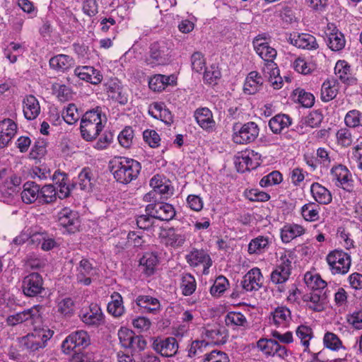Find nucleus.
<instances>
[{
    "label": "nucleus",
    "mask_w": 362,
    "mask_h": 362,
    "mask_svg": "<svg viewBox=\"0 0 362 362\" xmlns=\"http://www.w3.org/2000/svg\"><path fill=\"white\" fill-rule=\"evenodd\" d=\"M109 168L117 182L127 185L137 178L141 167L132 158L115 157L110 161Z\"/></svg>",
    "instance_id": "obj_1"
},
{
    "label": "nucleus",
    "mask_w": 362,
    "mask_h": 362,
    "mask_svg": "<svg viewBox=\"0 0 362 362\" xmlns=\"http://www.w3.org/2000/svg\"><path fill=\"white\" fill-rule=\"evenodd\" d=\"M107 122L105 114L100 107L86 111L81 117L80 130L81 136L87 141L96 139Z\"/></svg>",
    "instance_id": "obj_2"
},
{
    "label": "nucleus",
    "mask_w": 362,
    "mask_h": 362,
    "mask_svg": "<svg viewBox=\"0 0 362 362\" xmlns=\"http://www.w3.org/2000/svg\"><path fill=\"white\" fill-rule=\"evenodd\" d=\"M53 332L45 328H35L33 331L21 339V345L30 351L44 349L47 342L52 337Z\"/></svg>",
    "instance_id": "obj_3"
},
{
    "label": "nucleus",
    "mask_w": 362,
    "mask_h": 362,
    "mask_svg": "<svg viewBox=\"0 0 362 362\" xmlns=\"http://www.w3.org/2000/svg\"><path fill=\"white\" fill-rule=\"evenodd\" d=\"M259 128L254 122L235 123L233 126V141L238 144L252 143L258 137Z\"/></svg>",
    "instance_id": "obj_4"
},
{
    "label": "nucleus",
    "mask_w": 362,
    "mask_h": 362,
    "mask_svg": "<svg viewBox=\"0 0 362 362\" xmlns=\"http://www.w3.org/2000/svg\"><path fill=\"white\" fill-rule=\"evenodd\" d=\"M253 47L257 54L264 60V64L262 71L274 70L276 64L274 62L276 57V49L272 47L265 37L259 35L255 37L252 42Z\"/></svg>",
    "instance_id": "obj_5"
},
{
    "label": "nucleus",
    "mask_w": 362,
    "mask_h": 362,
    "mask_svg": "<svg viewBox=\"0 0 362 362\" xmlns=\"http://www.w3.org/2000/svg\"><path fill=\"white\" fill-rule=\"evenodd\" d=\"M326 260L331 273L334 275H344L348 273L351 263V256L339 250L331 251L327 255Z\"/></svg>",
    "instance_id": "obj_6"
},
{
    "label": "nucleus",
    "mask_w": 362,
    "mask_h": 362,
    "mask_svg": "<svg viewBox=\"0 0 362 362\" xmlns=\"http://www.w3.org/2000/svg\"><path fill=\"white\" fill-rule=\"evenodd\" d=\"M292 263L286 256L281 257L279 263L270 274L271 282L276 286L278 291H285L284 284L288 280L291 273Z\"/></svg>",
    "instance_id": "obj_7"
},
{
    "label": "nucleus",
    "mask_w": 362,
    "mask_h": 362,
    "mask_svg": "<svg viewBox=\"0 0 362 362\" xmlns=\"http://www.w3.org/2000/svg\"><path fill=\"white\" fill-rule=\"evenodd\" d=\"M170 50L167 42H156L151 45L149 55L146 62L151 67L164 65L170 61Z\"/></svg>",
    "instance_id": "obj_8"
},
{
    "label": "nucleus",
    "mask_w": 362,
    "mask_h": 362,
    "mask_svg": "<svg viewBox=\"0 0 362 362\" xmlns=\"http://www.w3.org/2000/svg\"><path fill=\"white\" fill-rule=\"evenodd\" d=\"M40 309V305H35L21 312L8 315L6 318V323L9 326H16L21 323L35 325L41 321Z\"/></svg>",
    "instance_id": "obj_9"
},
{
    "label": "nucleus",
    "mask_w": 362,
    "mask_h": 362,
    "mask_svg": "<svg viewBox=\"0 0 362 362\" xmlns=\"http://www.w3.org/2000/svg\"><path fill=\"white\" fill-rule=\"evenodd\" d=\"M90 344V339L87 332L78 330L67 336L62 344V350L66 354L78 349L79 351L86 348Z\"/></svg>",
    "instance_id": "obj_10"
},
{
    "label": "nucleus",
    "mask_w": 362,
    "mask_h": 362,
    "mask_svg": "<svg viewBox=\"0 0 362 362\" xmlns=\"http://www.w3.org/2000/svg\"><path fill=\"white\" fill-rule=\"evenodd\" d=\"M330 177L335 186L347 192L354 189V180L349 170L344 165L333 166L330 170Z\"/></svg>",
    "instance_id": "obj_11"
},
{
    "label": "nucleus",
    "mask_w": 362,
    "mask_h": 362,
    "mask_svg": "<svg viewBox=\"0 0 362 362\" xmlns=\"http://www.w3.org/2000/svg\"><path fill=\"white\" fill-rule=\"evenodd\" d=\"M59 225L69 233L79 230L81 220L78 213L69 207H64L57 214Z\"/></svg>",
    "instance_id": "obj_12"
},
{
    "label": "nucleus",
    "mask_w": 362,
    "mask_h": 362,
    "mask_svg": "<svg viewBox=\"0 0 362 362\" xmlns=\"http://www.w3.org/2000/svg\"><path fill=\"white\" fill-rule=\"evenodd\" d=\"M257 347L267 356H276L281 359H286L289 354V351L286 346L279 344L276 340L272 339H259L257 342Z\"/></svg>",
    "instance_id": "obj_13"
},
{
    "label": "nucleus",
    "mask_w": 362,
    "mask_h": 362,
    "mask_svg": "<svg viewBox=\"0 0 362 362\" xmlns=\"http://www.w3.org/2000/svg\"><path fill=\"white\" fill-rule=\"evenodd\" d=\"M75 271L77 283L84 286H89L93 279L98 275V269L87 258H83L78 262Z\"/></svg>",
    "instance_id": "obj_14"
},
{
    "label": "nucleus",
    "mask_w": 362,
    "mask_h": 362,
    "mask_svg": "<svg viewBox=\"0 0 362 362\" xmlns=\"http://www.w3.org/2000/svg\"><path fill=\"white\" fill-rule=\"evenodd\" d=\"M21 287L23 294L28 297L37 296L45 291L42 277L37 272H32L25 276Z\"/></svg>",
    "instance_id": "obj_15"
},
{
    "label": "nucleus",
    "mask_w": 362,
    "mask_h": 362,
    "mask_svg": "<svg viewBox=\"0 0 362 362\" xmlns=\"http://www.w3.org/2000/svg\"><path fill=\"white\" fill-rule=\"evenodd\" d=\"M146 211L154 218L165 221L172 220L175 216L173 206L163 202L148 204L146 206Z\"/></svg>",
    "instance_id": "obj_16"
},
{
    "label": "nucleus",
    "mask_w": 362,
    "mask_h": 362,
    "mask_svg": "<svg viewBox=\"0 0 362 362\" xmlns=\"http://www.w3.org/2000/svg\"><path fill=\"white\" fill-rule=\"evenodd\" d=\"M152 347L156 353L168 358L177 354L179 344L175 337H158L153 340Z\"/></svg>",
    "instance_id": "obj_17"
},
{
    "label": "nucleus",
    "mask_w": 362,
    "mask_h": 362,
    "mask_svg": "<svg viewBox=\"0 0 362 362\" xmlns=\"http://www.w3.org/2000/svg\"><path fill=\"white\" fill-rule=\"evenodd\" d=\"M104 90L112 100L121 105L128 102L127 95L124 92L120 81L117 78H110L103 83Z\"/></svg>",
    "instance_id": "obj_18"
},
{
    "label": "nucleus",
    "mask_w": 362,
    "mask_h": 362,
    "mask_svg": "<svg viewBox=\"0 0 362 362\" xmlns=\"http://www.w3.org/2000/svg\"><path fill=\"white\" fill-rule=\"evenodd\" d=\"M288 41L293 46L308 50L317 49L319 47L316 38L308 33H291Z\"/></svg>",
    "instance_id": "obj_19"
},
{
    "label": "nucleus",
    "mask_w": 362,
    "mask_h": 362,
    "mask_svg": "<svg viewBox=\"0 0 362 362\" xmlns=\"http://www.w3.org/2000/svg\"><path fill=\"white\" fill-rule=\"evenodd\" d=\"M150 186L156 194L160 195L161 199H168L173 194L174 188L170 181L163 175H154L150 180Z\"/></svg>",
    "instance_id": "obj_20"
},
{
    "label": "nucleus",
    "mask_w": 362,
    "mask_h": 362,
    "mask_svg": "<svg viewBox=\"0 0 362 362\" xmlns=\"http://www.w3.org/2000/svg\"><path fill=\"white\" fill-rule=\"evenodd\" d=\"M74 74L81 80L93 85L100 84L103 78L100 71L91 66H79L74 69Z\"/></svg>",
    "instance_id": "obj_21"
},
{
    "label": "nucleus",
    "mask_w": 362,
    "mask_h": 362,
    "mask_svg": "<svg viewBox=\"0 0 362 362\" xmlns=\"http://www.w3.org/2000/svg\"><path fill=\"white\" fill-rule=\"evenodd\" d=\"M263 284V276L257 267L251 269L244 276L241 286L245 291L259 290Z\"/></svg>",
    "instance_id": "obj_22"
},
{
    "label": "nucleus",
    "mask_w": 362,
    "mask_h": 362,
    "mask_svg": "<svg viewBox=\"0 0 362 362\" xmlns=\"http://www.w3.org/2000/svg\"><path fill=\"white\" fill-rule=\"evenodd\" d=\"M186 260L191 267H195L199 264H203V273L204 274L209 273V269L212 265L210 256L203 250H192L186 255Z\"/></svg>",
    "instance_id": "obj_23"
},
{
    "label": "nucleus",
    "mask_w": 362,
    "mask_h": 362,
    "mask_svg": "<svg viewBox=\"0 0 362 362\" xmlns=\"http://www.w3.org/2000/svg\"><path fill=\"white\" fill-rule=\"evenodd\" d=\"M194 117L199 126L205 131L212 132L215 129L216 122L212 112L208 107L197 108Z\"/></svg>",
    "instance_id": "obj_24"
},
{
    "label": "nucleus",
    "mask_w": 362,
    "mask_h": 362,
    "mask_svg": "<svg viewBox=\"0 0 362 362\" xmlns=\"http://www.w3.org/2000/svg\"><path fill=\"white\" fill-rule=\"evenodd\" d=\"M303 299L310 309L316 312L322 311L327 303L325 292L320 291H312L304 295Z\"/></svg>",
    "instance_id": "obj_25"
},
{
    "label": "nucleus",
    "mask_w": 362,
    "mask_h": 362,
    "mask_svg": "<svg viewBox=\"0 0 362 362\" xmlns=\"http://www.w3.org/2000/svg\"><path fill=\"white\" fill-rule=\"evenodd\" d=\"M80 317L83 322L90 326H98L103 319L102 311L96 304H92L88 308L82 310Z\"/></svg>",
    "instance_id": "obj_26"
},
{
    "label": "nucleus",
    "mask_w": 362,
    "mask_h": 362,
    "mask_svg": "<svg viewBox=\"0 0 362 362\" xmlns=\"http://www.w3.org/2000/svg\"><path fill=\"white\" fill-rule=\"evenodd\" d=\"M16 131L17 125L12 119H5L0 122V148L8 144Z\"/></svg>",
    "instance_id": "obj_27"
},
{
    "label": "nucleus",
    "mask_w": 362,
    "mask_h": 362,
    "mask_svg": "<svg viewBox=\"0 0 362 362\" xmlns=\"http://www.w3.org/2000/svg\"><path fill=\"white\" fill-rule=\"evenodd\" d=\"M334 73L341 82L347 85L356 83L357 79L352 74L351 67L345 60H339L336 63Z\"/></svg>",
    "instance_id": "obj_28"
},
{
    "label": "nucleus",
    "mask_w": 362,
    "mask_h": 362,
    "mask_svg": "<svg viewBox=\"0 0 362 362\" xmlns=\"http://www.w3.org/2000/svg\"><path fill=\"white\" fill-rule=\"evenodd\" d=\"M291 321L290 310L285 306L277 307L269 317V322L277 327H286Z\"/></svg>",
    "instance_id": "obj_29"
},
{
    "label": "nucleus",
    "mask_w": 362,
    "mask_h": 362,
    "mask_svg": "<svg viewBox=\"0 0 362 362\" xmlns=\"http://www.w3.org/2000/svg\"><path fill=\"white\" fill-rule=\"evenodd\" d=\"M23 115L28 120L36 119L40 113V105L37 99L33 95L25 96L23 100Z\"/></svg>",
    "instance_id": "obj_30"
},
{
    "label": "nucleus",
    "mask_w": 362,
    "mask_h": 362,
    "mask_svg": "<svg viewBox=\"0 0 362 362\" xmlns=\"http://www.w3.org/2000/svg\"><path fill=\"white\" fill-rule=\"evenodd\" d=\"M49 63L51 69L64 73L73 67L74 59L69 55L60 54L52 57Z\"/></svg>",
    "instance_id": "obj_31"
},
{
    "label": "nucleus",
    "mask_w": 362,
    "mask_h": 362,
    "mask_svg": "<svg viewBox=\"0 0 362 362\" xmlns=\"http://www.w3.org/2000/svg\"><path fill=\"white\" fill-rule=\"evenodd\" d=\"M312 197L319 204L327 205L332 202V195L330 191L318 182H314L310 186Z\"/></svg>",
    "instance_id": "obj_32"
},
{
    "label": "nucleus",
    "mask_w": 362,
    "mask_h": 362,
    "mask_svg": "<svg viewBox=\"0 0 362 362\" xmlns=\"http://www.w3.org/2000/svg\"><path fill=\"white\" fill-rule=\"evenodd\" d=\"M338 91V81L334 78H327L322 84L320 98L324 103L329 102L336 98Z\"/></svg>",
    "instance_id": "obj_33"
},
{
    "label": "nucleus",
    "mask_w": 362,
    "mask_h": 362,
    "mask_svg": "<svg viewBox=\"0 0 362 362\" xmlns=\"http://www.w3.org/2000/svg\"><path fill=\"white\" fill-rule=\"evenodd\" d=\"M326 35L327 45L332 51L339 52L345 47V37L344 34L336 28L329 33H326Z\"/></svg>",
    "instance_id": "obj_34"
},
{
    "label": "nucleus",
    "mask_w": 362,
    "mask_h": 362,
    "mask_svg": "<svg viewBox=\"0 0 362 362\" xmlns=\"http://www.w3.org/2000/svg\"><path fill=\"white\" fill-rule=\"evenodd\" d=\"M225 324L228 327L237 330L247 327L248 322L242 313L230 311L225 316Z\"/></svg>",
    "instance_id": "obj_35"
},
{
    "label": "nucleus",
    "mask_w": 362,
    "mask_h": 362,
    "mask_svg": "<svg viewBox=\"0 0 362 362\" xmlns=\"http://www.w3.org/2000/svg\"><path fill=\"white\" fill-rule=\"evenodd\" d=\"M158 264V256L153 252H146L139 260L140 269L146 276H151L155 273Z\"/></svg>",
    "instance_id": "obj_36"
},
{
    "label": "nucleus",
    "mask_w": 362,
    "mask_h": 362,
    "mask_svg": "<svg viewBox=\"0 0 362 362\" xmlns=\"http://www.w3.org/2000/svg\"><path fill=\"white\" fill-rule=\"evenodd\" d=\"M135 302L146 313L155 314L160 309V303L158 299L151 296H139Z\"/></svg>",
    "instance_id": "obj_37"
},
{
    "label": "nucleus",
    "mask_w": 362,
    "mask_h": 362,
    "mask_svg": "<svg viewBox=\"0 0 362 362\" xmlns=\"http://www.w3.org/2000/svg\"><path fill=\"white\" fill-rule=\"evenodd\" d=\"M22 201L27 204L39 202L40 186L34 182H26L23 185V189L21 192Z\"/></svg>",
    "instance_id": "obj_38"
},
{
    "label": "nucleus",
    "mask_w": 362,
    "mask_h": 362,
    "mask_svg": "<svg viewBox=\"0 0 362 362\" xmlns=\"http://www.w3.org/2000/svg\"><path fill=\"white\" fill-rule=\"evenodd\" d=\"M304 233L305 228L302 226L296 223H286L281 229V238L284 243H288Z\"/></svg>",
    "instance_id": "obj_39"
},
{
    "label": "nucleus",
    "mask_w": 362,
    "mask_h": 362,
    "mask_svg": "<svg viewBox=\"0 0 362 362\" xmlns=\"http://www.w3.org/2000/svg\"><path fill=\"white\" fill-rule=\"evenodd\" d=\"M148 112L152 117L160 119L166 124H171L173 121L170 111L165 107L163 103H153Z\"/></svg>",
    "instance_id": "obj_40"
},
{
    "label": "nucleus",
    "mask_w": 362,
    "mask_h": 362,
    "mask_svg": "<svg viewBox=\"0 0 362 362\" xmlns=\"http://www.w3.org/2000/svg\"><path fill=\"white\" fill-rule=\"evenodd\" d=\"M270 240L268 237L259 235L250 240L247 252L250 255H260L264 253L269 247Z\"/></svg>",
    "instance_id": "obj_41"
},
{
    "label": "nucleus",
    "mask_w": 362,
    "mask_h": 362,
    "mask_svg": "<svg viewBox=\"0 0 362 362\" xmlns=\"http://www.w3.org/2000/svg\"><path fill=\"white\" fill-rule=\"evenodd\" d=\"M263 83L262 78L257 71H251L247 76L243 90L245 93L252 95L257 93Z\"/></svg>",
    "instance_id": "obj_42"
},
{
    "label": "nucleus",
    "mask_w": 362,
    "mask_h": 362,
    "mask_svg": "<svg viewBox=\"0 0 362 362\" xmlns=\"http://www.w3.org/2000/svg\"><path fill=\"white\" fill-rule=\"evenodd\" d=\"M202 334L214 344H223L227 340L226 334L218 326L204 328Z\"/></svg>",
    "instance_id": "obj_43"
},
{
    "label": "nucleus",
    "mask_w": 362,
    "mask_h": 362,
    "mask_svg": "<svg viewBox=\"0 0 362 362\" xmlns=\"http://www.w3.org/2000/svg\"><path fill=\"white\" fill-rule=\"evenodd\" d=\"M93 173L90 168H85L78 175L73 187H78L81 190L89 192L93 186Z\"/></svg>",
    "instance_id": "obj_44"
},
{
    "label": "nucleus",
    "mask_w": 362,
    "mask_h": 362,
    "mask_svg": "<svg viewBox=\"0 0 362 362\" xmlns=\"http://www.w3.org/2000/svg\"><path fill=\"white\" fill-rule=\"evenodd\" d=\"M320 209L319 204L310 202L301 207L300 213L306 221L314 222L320 219Z\"/></svg>",
    "instance_id": "obj_45"
},
{
    "label": "nucleus",
    "mask_w": 362,
    "mask_h": 362,
    "mask_svg": "<svg viewBox=\"0 0 362 362\" xmlns=\"http://www.w3.org/2000/svg\"><path fill=\"white\" fill-rule=\"evenodd\" d=\"M291 124V118L286 115H277L273 117L269 122V127L274 134H279L281 132Z\"/></svg>",
    "instance_id": "obj_46"
},
{
    "label": "nucleus",
    "mask_w": 362,
    "mask_h": 362,
    "mask_svg": "<svg viewBox=\"0 0 362 362\" xmlns=\"http://www.w3.org/2000/svg\"><path fill=\"white\" fill-rule=\"evenodd\" d=\"M180 288L185 296L192 295L197 288V282L194 276L189 273H184L181 276Z\"/></svg>",
    "instance_id": "obj_47"
},
{
    "label": "nucleus",
    "mask_w": 362,
    "mask_h": 362,
    "mask_svg": "<svg viewBox=\"0 0 362 362\" xmlns=\"http://www.w3.org/2000/svg\"><path fill=\"white\" fill-rule=\"evenodd\" d=\"M111 299L107 305L108 313L114 317L122 316L124 313L122 296L117 292H114L111 296Z\"/></svg>",
    "instance_id": "obj_48"
},
{
    "label": "nucleus",
    "mask_w": 362,
    "mask_h": 362,
    "mask_svg": "<svg viewBox=\"0 0 362 362\" xmlns=\"http://www.w3.org/2000/svg\"><path fill=\"white\" fill-rule=\"evenodd\" d=\"M294 100L301 104L303 107H311L315 103L314 95L309 92H306L303 88H296L293 92Z\"/></svg>",
    "instance_id": "obj_49"
},
{
    "label": "nucleus",
    "mask_w": 362,
    "mask_h": 362,
    "mask_svg": "<svg viewBox=\"0 0 362 362\" xmlns=\"http://www.w3.org/2000/svg\"><path fill=\"white\" fill-rule=\"evenodd\" d=\"M209 345V343L205 340L192 341L187 349V356L191 358L199 357L206 351Z\"/></svg>",
    "instance_id": "obj_50"
},
{
    "label": "nucleus",
    "mask_w": 362,
    "mask_h": 362,
    "mask_svg": "<svg viewBox=\"0 0 362 362\" xmlns=\"http://www.w3.org/2000/svg\"><path fill=\"white\" fill-rule=\"evenodd\" d=\"M344 123L349 128H362V112L358 110H351L346 112Z\"/></svg>",
    "instance_id": "obj_51"
},
{
    "label": "nucleus",
    "mask_w": 362,
    "mask_h": 362,
    "mask_svg": "<svg viewBox=\"0 0 362 362\" xmlns=\"http://www.w3.org/2000/svg\"><path fill=\"white\" fill-rule=\"evenodd\" d=\"M323 343L325 347L332 351H337L339 349H346V347L343 346L342 341L339 337L330 332H327L325 334Z\"/></svg>",
    "instance_id": "obj_52"
},
{
    "label": "nucleus",
    "mask_w": 362,
    "mask_h": 362,
    "mask_svg": "<svg viewBox=\"0 0 362 362\" xmlns=\"http://www.w3.org/2000/svg\"><path fill=\"white\" fill-rule=\"evenodd\" d=\"M304 281L308 287L312 291H323V289L327 286L326 281L322 279L319 275L306 273L304 276Z\"/></svg>",
    "instance_id": "obj_53"
},
{
    "label": "nucleus",
    "mask_w": 362,
    "mask_h": 362,
    "mask_svg": "<svg viewBox=\"0 0 362 362\" xmlns=\"http://www.w3.org/2000/svg\"><path fill=\"white\" fill-rule=\"evenodd\" d=\"M170 76L157 74L150 78L148 86L153 91L160 92L170 84Z\"/></svg>",
    "instance_id": "obj_54"
},
{
    "label": "nucleus",
    "mask_w": 362,
    "mask_h": 362,
    "mask_svg": "<svg viewBox=\"0 0 362 362\" xmlns=\"http://www.w3.org/2000/svg\"><path fill=\"white\" fill-rule=\"evenodd\" d=\"M57 192L52 185H47L40 188L39 203L42 204H50L55 201Z\"/></svg>",
    "instance_id": "obj_55"
},
{
    "label": "nucleus",
    "mask_w": 362,
    "mask_h": 362,
    "mask_svg": "<svg viewBox=\"0 0 362 362\" xmlns=\"http://www.w3.org/2000/svg\"><path fill=\"white\" fill-rule=\"evenodd\" d=\"M322 119L323 115L319 110H313L302 118L301 122L305 127L316 128L320 126Z\"/></svg>",
    "instance_id": "obj_56"
},
{
    "label": "nucleus",
    "mask_w": 362,
    "mask_h": 362,
    "mask_svg": "<svg viewBox=\"0 0 362 362\" xmlns=\"http://www.w3.org/2000/svg\"><path fill=\"white\" fill-rule=\"evenodd\" d=\"M337 142L343 147L350 146L354 141L351 131L346 127L339 129L336 134Z\"/></svg>",
    "instance_id": "obj_57"
},
{
    "label": "nucleus",
    "mask_w": 362,
    "mask_h": 362,
    "mask_svg": "<svg viewBox=\"0 0 362 362\" xmlns=\"http://www.w3.org/2000/svg\"><path fill=\"white\" fill-rule=\"evenodd\" d=\"M228 354L221 350H213L204 355L202 362H229Z\"/></svg>",
    "instance_id": "obj_58"
},
{
    "label": "nucleus",
    "mask_w": 362,
    "mask_h": 362,
    "mask_svg": "<svg viewBox=\"0 0 362 362\" xmlns=\"http://www.w3.org/2000/svg\"><path fill=\"white\" fill-rule=\"evenodd\" d=\"M296 335L300 339L301 344L305 346V351L308 349L310 340L313 337L312 329L306 325H300L296 329Z\"/></svg>",
    "instance_id": "obj_59"
},
{
    "label": "nucleus",
    "mask_w": 362,
    "mask_h": 362,
    "mask_svg": "<svg viewBox=\"0 0 362 362\" xmlns=\"http://www.w3.org/2000/svg\"><path fill=\"white\" fill-rule=\"evenodd\" d=\"M64 120L69 124H73L79 119V114L76 106L73 104H69L62 112Z\"/></svg>",
    "instance_id": "obj_60"
},
{
    "label": "nucleus",
    "mask_w": 362,
    "mask_h": 362,
    "mask_svg": "<svg viewBox=\"0 0 362 362\" xmlns=\"http://www.w3.org/2000/svg\"><path fill=\"white\" fill-rule=\"evenodd\" d=\"M264 76L269 78L272 86L274 89H280L283 85L282 78L279 76V70L277 65H275L274 70H268L267 71H262Z\"/></svg>",
    "instance_id": "obj_61"
},
{
    "label": "nucleus",
    "mask_w": 362,
    "mask_h": 362,
    "mask_svg": "<svg viewBox=\"0 0 362 362\" xmlns=\"http://www.w3.org/2000/svg\"><path fill=\"white\" fill-rule=\"evenodd\" d=\"M228 285V279L223 276H219L211 287L210 293L213 296H219L226 291Z\"/></svg>",
    "instance_id": "obj_62"
},
{
    "label": "nucleus",
    "mask_w": 362,
    "mask_h": 362,
    "mask_svg": "<svg viewBox=\"0 0 362 362\" xmlns=\"http://www.w3.org/2000/svg\"><path fill=\"white\" fill-rule=\"evenodd\" d=\"M133 137L134 131L130 127H126L117 136L120 145L124 148L130 147Z\"/></svg>",
    "instance_id": "obj_63"
},
{
    "label": "nucleus",
    "mask_w": 362,
    "mask_h": 362,
    "mask_svg": "<svg viewBox=\"0 0 362 362\" xmlns=\"http://www.w3.org/2000/svg\"><path fill=\"white\" fill-rule=\"evenodd\" d=\"M246 197L251 202H267L270 199V195L258 189H251L245 192Z\"/></svg>",
    "instance_id": "obj_64"
}]
</instances>
